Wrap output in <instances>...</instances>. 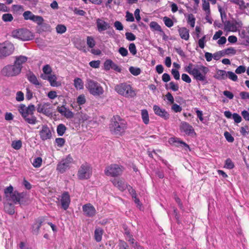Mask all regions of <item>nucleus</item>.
Masks as SVG:
<instances>
[{
  "label": "nucleus",
  "instance_id": "nucleus-1",
  "mask_svg": "<svg viewBox=\"0 0 249 249\" xmlns=\"http://www.w3.org/2000/svg\"><path fill=\"white\" fill-rule=\"evenodd\" d=\"M184 71L191 75L196 81H204L207 79V74L209 69L202 65H196L189 63L185 66Z\"/></svg>",
  "mask_w": 249,
  "mask_h": 249
},
{
  "label": "nucleus",
  "instance_id": "nucleus-2",
  "mask_svg": "<svg viewBox=\"0 0 249 249\" xmlns=\"http://www.w3.org/2000/svg\"><path fill=\"white\" fill-rule=\"evenodd\" d=\"M109 130L112 134L120 136L125 132L127 128L126 122L119 116H114L111 119Z\"/></svg>",
  "mask_w": 249,
  "mask_h": 249
},
{
  "label": "nucleus",
  "instance_id": "nucleus-3",
  "mask_svg": "<svg viewBox=\"0 0 249 249\" xmlns=\"http://www.w3.org/2000/svg\"><path fill=\"white\" fill-rule=\"evenodd\" d=\"M114 90L119 95L126 98H134L137 95L136 89L127 82H123L116 85Z\"/></svg>",
  "mask_w": 249,
  "mask_h": 249
},
{
  "label": "nucleus",
  "instance_id": "nucleus-4",
  "mask_svg": "<svg viewBox=\"0 0 249 249\" xmlns=\"http://www.w3.org/2000/svg\"><path fill=\"white\" fill-rule=\"evenodd\" d=\"M18 111L22 117L26 122L31 124H35L37 122V119L34 115L35 111V107L34 105L30 104L28 107L24 105H21L18 108Z\"/></svg>",
  "mask_w": 249,
  "mask_h": 249
},
{
  "label": "nucleus",
  "instance_id": "nucleus-5",
  "mask_svg": "<svg viewBox=\"0 0 249 249\" xmlns=\"http://www.w3.org/2000/svg\"><path fill=\"white\" fill-rule=\"evenodd\" d=\"M86 88L89 92L94 96H100L103 94V88L97 82L89 79L87 80Z\"/></svg>",
  "mask_w": 249,
  "mask_h": 249
},
{
  "label": "nucleus",
  "instance_id": "nucleus-6",
  "mask_svg": "<svg viewBox=\"0 0 249 249\" xmlns=\"http://www.w3.org/2000/svg\"><path fill=\"white\" fill-rule=\"evenodd\" d=\"M12 36L22 41H28L34 38L33 34L26 29H18L13 31Z\"/></svg>",
  "mask_w": 249,
  "mask_h": 249
},
{
  "label": "nucleus",
  "instance_id": "nucleus-7",
  "mask_svg": "<svg viewBox=\"0 0 249 249\" xmlns=\"http://www.w3.org/2000/svg\"><path fill=\"white\" fill-rule=\"evenodd\" d=\"M123 166L117 164H111L106 167L105 174L107 176L113 177L121 175L124 171Z\"/></svg>",
  "mask_w": 249,
  "mask_h": 249
},
{
  "label": "nucleus",
  "instance_id": "nucleus-8",
  "mask_svg": "<svg viewBox=\"0 0 249 249\" xmlns=\"http://www.w3.org/2000/svg\"><path fill=\"white\" fill-rule=\"evenodd\" d=\"M73 161V159L71 155H68L58 162L56 170L60 173L63 174L70 169Z\"/></svg>",
  "mask_w": 249,
  "mask_h": 249
},
{
  "label": "nucleus",
  "instance_id": "nucleus-9",
  "mask_svg": "<svg viewBox=\"0 0 249 249\" xmlns=\"http://www.w3.org/2000/svg\"><path fill=\"white\" fill-rule=\"evenodd\" d=\"M92 168L87 163H84L80 167L77 177L80 179H87L90 178L92 175Z\"/></svg>",
  "mask_w": 249,
  "mask_h": 249
},
{
  "label": "nucleus",
  "instance_id": "nucleus-10",
  "mask_svg": "<svg viewBox=\"0 0 249 249\" xmlns=\"http://www.w3.org/2000/svg\"><path fill=\"white\" fill-rule=\"evenodd\" d=\"M224 30L226 32H236L242 27L243 23L240 20H233L231 22L226 20L223 22Z\"/></svg>",
  "mask_w": 249,
  "mask_h": 249
},
{
  "label": "nucleus",
  "instance_id": "nucleus-11",
  "mask_svg": "<svg viewBox=\"0 0 249 249\" xmlns=\"http://www.w3.org/2000/svg\"><path fill=\"white\" fill-rule=\"evenodd\" d=\"M20 72V67L17 66L15 64L6 66L1 71L2 75L6 76H15L19 74Z\"/></svg>",
  "mask_w": 249,
  "mask_h": 249
},
{
  "label": "nucleus",
  "instance_id": "nucleus-12",
  "mask_svg": "<svg viewBox=\"0 0 249 249\" xmlns=\"http://www.w3.org/2000/svg\"><path fill=\"white\" fill-rule=\"evenodd\" d=\"M15 49L14 45L8 41L0 44V55L7 56L13 53Z\"/></svg>",
  "mask_w": 249,
  "mask_h": 249
},
{
  "label": "nucleus",
  "instance_id": "nucleus-13",
  "mask_svg": "<svg viewBox=\"0 0 249 249\" xmlns=\"http://www.w3.org/2000/svg\"><path fill=\"white\" fill-rule=\"evenodd\" d=\"M40 139L42 141H45L52 139V132L47 125H42L41 130L39 131Z\"/></svg>",
  "mask_w": 249,
  "mask_h": 249
},
{
  "label": "nucleus",
  "instance_id": "nucleus-14",
  "mask_svg": "<svg viewBox=\"0 0 249 249\" xmlns=\"http://www.w3.org/2000/svg\"><path fill=\"white\" fill-rule=\"evenodd\" d=\"M179 128L181 132H183L187 135L192 136L193 134L196 135L195 130L193 126L186 122H182Z\"/></svg>",
  "mask_w": 249,
  "mask_h": 249
},
{
  "label": "nucleus",
  "instance_id": "nucleus-15",
  "mask_svg": "<svg viewBox=\"0 0 249 249\" xmlns=\"http://www.w3.org/2000/svg\"><path fill=\"white\" fill-rule=\"evenodd\" d=\"M49 106L50 104L49 103H44L43 104H39L36 107L37 111L46 116H51L52 115L53 113Z\"/></svg>",
  "mask_w": 249,
  "mask_h": 249
},
{
  "label": "nucleus",
  "instance_id": "nucleus-16",
  "mask_svg": "<svg viewBox=\"0 0 249 249\" xmlns=\"http://www.w3.org/2000/svg\"><path fill=\"white\" fill-rule=\"evenodd\" d=\"M84 214L88 217H93L96 213V211L93 205L90 203L85 204L82 207Z\"/></svg>",
  "mask_w": 249,
  "mask_h": 249
},
{
  "label": "nucleus",
  "instance_id": "nucleus-17",
  "mask_svg": "<svg viewBox=\"0 0 249 249\" xmlns=\"http://www.w3.org/2000/svg\"><path fill=\"white\" fill-rule=\"evenodd\" d=\"M153 110L156 115L160 116L164 120H167L169 118V114L164 108H160L159 106L154 105Z\"/></svg>",
  "mask_w": 249,
  "mask_h": 249
},
{
  "label": "nucleus",
  "instance_id": "nucleus-18",
  "mask_svg": "<svg viewBox=\"0 0 249 249\" xmlns=\"http://www.w3.org/2000/svg\"><path fill=\"white\" fill-rule=\"evenodd\" d=\"M41 77L43 79L47 80L52 87H58L61 85L59 82L57 81V77L55 74L41 75Z\"/></svg>",
  "mask_w": 249,
  "mask_h": 249
},
{
  "label": "nucleus",
  "instance_id": "nucleus-19",
  "mask_svg": "<svg viewBox=\"0 0 249 249\" xmlns=\"http://www.w3.org/2000/svg\"><path fill=\"white\" fill-rule=\"evenodd\" d=\"M70 202V196L68 193H64L61 196L60 202L61 206L64 210H66L69 208Z\"/></svg>",
  "mask_w": 249,
  "mask_h": 249
},
{
  "label": "nucleus",
  "instance_id": "nucleus-20",
  "mask_svg": "<svg viewBox=\"0 0 249 249\" xmlns=\"http://www.w3.org/2000/svg\"><path fill=\"white\" fill-rule=\"evenodd\" d=\"M96 25L97 30L99 32H102L110 27V24L109 23L104 21L103 19L98 18L96 19Z\"/></svg>",
  "mask_w": 249,
  "mask_h": 249
},
{
  "label": "nucleus",
  "instance_id": "nucleus-21",
  "mask_svg": "<svg viewBox=\"0 0 249 249\" xmlns=\"http://www.w3.org/2000/svg\"><path fill=\"white\" fill-rule=\"evenodd\" d=\"M28 60V57L24 55L17 56L15 57L14 64L17 66H19L20 71L22 68V65L25 64Z\"/></svg>",
  "mask_w": 249,
  "mask_h": 249
},
{
  "label": "nucleus",
  "instance_id": "nucleus-22",
  "mask_svg": "<svg viewBox=\"0 0 249 249\" xmlns=\"http://www.w3.org/2000/svg\"><path fill=\"white\" fill-rule=\"evenodd\" d=\"M178 32L180 37L185 40H188L189 38V31L185 27L179 28Z\"/></svg>",
  "mask_w": 249,
  "mask_h": 249
},
{
  "label": "nucleus",
  "instance_id": "nucleus-23",
  "mask_svg": "<svg viewBox=\"0 0 249 249\" xmlns=\"http://www.w3.org/2000/svg\"><path fill=\"white\" fill-rule=\"evenodd\" d=\"M21 194L18 193L17 191L14 192L11 195H10L8 198L7 200L12 201L15 203H19L21 198Z\"/></svg>",
  "mask_w": 249,
  "mask_h": 249
},
{
  "label": "nucleus",
  "instance_id": "nucleus-24",
  "mask_svg": "<svg viewBox=\"0 0 249 249\" xmlns=\"http://www.w3.org/2000/svg\"><path fill=\"white\" fill-rule=\"evenodd\" d=\"M112 182L115 186L121 191L124 190L126 188V184L121 180L114 178L112 180Z\"/></svg>",
  "mask_w": 249,
  "mask_h": 249
},
{
  "label": "nucleus",
  "instance_id": "nucleus-25",
  "mask_svg": "<svg viewBox=\"0 0 249 249\" xmlns=\"http://www.w3.org/2000/svg\"><path fill=\"white\" fill-rule=\"evenodd\" d=\"M227 72L224 70H218L214 76L218 80H225L227 78Z\"/></svg>",
  "mask_w": 249,
  "mask_h": 249
},
{
  "label": "nucleus",
  "instance_id": "nucleus-26",
  "mask_svg": "<svg viewBox=\"0 0 249 249\" xmlns=\"http://www.w3.org/2000/svg\"><path fill=\"white\" fill-rule=\"evenodd\" d=\"M103 230L101 228H96L94 231V239L96 242H99L102 240Z\"/></svg>",
  "mask_w": 249,
  "mask_h": 249
},
{
  "label": "nucleus",
  "instance_id": "nucleus-27",
  "mask_svg": "<svg viewBox=\"0 0 249 249\" xmlns=\"http://www.w3.org/2000/svg\"><path fill=\"white\" fill-rule=\"evenodd\" d=\"M231 2L236 4L239 6L241 10H244L249 7V3H245L243 0H229Z\"/></svg>",
  "mask_w": 249,
  "mask_h": 249
},
{
  "label": "nucleus",
  "instance_id": "nucleus-28",
  "mask_svg": "<svg viewBox=\"0 0 249 249\" xmlns=\"http://www.w3.org/2000/svg\"><path fill=\"white\" fill-rule=\"evenodd\" d=\"M150 28L153 31H157L160 32V33H162L165 36V33L162 30L160 26L155 21H152L149 24Z\"/></svg>",
  "mask_w": 249,
  "mask_h": 249
},
{
  "label": "nucleus",
  "instance_id": "nucleus-29",
  "mask_svg": "<svg viewBox=\"0 0 249 249\" xmlns=\"http://www.w3.org/2000/svg\"><path fill=\"white\" fill-rule=\"evenodd\" d=\"M141 116L143 123L145 124H148L149 122V117L146 109L141 110Z\"/></svg>",
  "mask_w": 249,
  "mask_h": 249
},
{
  "label": "nucleus",
  "instance_id": "nucleus-30",
  "mask_svg": "<svg viewBox=\"0 0 249 249\" xmlns=\"http://www.w3.org/2000/svg\"><path fill=\"white\" fill-rule=\"evenodd\" d=\"M78 117L80 123L89 121L90 119V117L87 114L82 112H80L78 113Z\"/></svg>",
  "mask_w": 249,
  "mask_h": 249
},
{
  "label": "nucleus",
  "instance_id": "nucleus-31",
  "mask_svg": "<svg viewBox=\"0 0 249 249\" xmlns=\"http://www.w3.org/2000/svg\"><path fill=\"white\" fill-rule=\"evenodd\" d=\"M74 86L77 89H82L84 88V83L81 79L76 78L74 80Z\"/></svg>",
  "mask_w": 249,
  "mask_h": 249
},
{
  "label": "nucleus",
  "instance_id": "nucleus-32",
  "mask_svg": "<svg viewBox=\"0 0 249 249\" xmlns=\"http://www.w3.org/2000/svg\"><path fill=\"white\" fill-rule=\"evenodd\" d=\"M28 79L31 83L35 86H41L40 83L38 81L36 77L33 73L30 74V75L28 76Z\"/></svg>",
  "mask_w": 249,
  "mask_h": 249
},
{
  "label": "nucleus",
  "instance_id": "nucleus-33",
  "mask_svg": "<svg viewBox=\"0 0 249 249\" xmlns=\"http://www.w3.org/2000/svg\"><path fill=\"white\" fill-rule=\"evenodd\" d=\"M169 142L170 143H176L177 145H178V144H179L182 145L183 146H184L187 148H189V146L187 143H186L185 142H184L183 141H180L179 140V139H178V138H171L170 139Z\"/></svg>",
  "mask_w": 249,
  "mask_h": 249
},
{
  "label": "nucleus",
  "instance_id": "nucleus-34",
  "mask_svg": "<svg viewBox=\"0 0 249 249\" xmlns=\"http://www.w3.org/2000/svg\"><path fill=\"white\" fill-rule=\"evenodd\" d=\"M5 211L10 214H13L15 213L14 206L11 203H7L4 205Z\"/></svg>",
  "mask_w": 249,
  "mask_h": 249
},
{
  "label": "nucleus",
  "instance_id": "nucleus-35",
  "mask_svg": "<svg viewBox=\"0 0 249 249\" xmlns=\"http://www.w3.org/2000/svg\"><path fill=\"white\" fill-rule=\"evenodd\" d=\"M66 130V127L63 124H59L58 125L56 129L57 133L58 136H62L65 133Z\"/></svg>",
  "mask_w": 249,
  "mask_h": 249
},
{
  "label": "nucleus",
  "instance_id": "nucleus-36",
  "mask_svg": "<svg viewBox=\"0 0 249 249\" xmlns=\"http://www.w3.org/2000/svg\"><path fill=\"white\" fill-rule=\"evenodd\" d=\"M202 9L205 12L206 14H211L210 4L208 0H202Z\"/></svg>",
  "mask_w": 249,
  "mask_h": 249
},
{
  "label": "nucleus",
  "instance_id": "nucleus-37",
  "mask_svg": "<svg viewBox=\"0 0 249 249\" xmlns=\"http://www.w3.org/2000/svg\"><path fill=\"white\" fill-rule=\"evenodd\" d=\"M35 16V15L30 11H26L23 14V17L25 20H31L32 21Z\"/></svg>",
  "mask_w": 249,
  "mask_h": 249
},
{
  "label": "nucleus",
  "instance_id": "nucleus-38",
  "mask_svg": "<svg viewBox=\"0 0 249 249\" xmlns=\"http://www.w3.org/2000/svg\"><path fill=\"white\" fill-rule=\"evenodd\" d=\"M42 162V159L41 157H36L33 160L32 164L35 168H39L41 166Z\"/></svg>",
  "mask_w": 249,
  "mask_h": 249
},
{
  "label": "nucleus",
  "instance_id": "nucleus-39",
  "mask_svg": "<svg viewBox=\"0 0 249 249\" xmlns=\"http://www.w3.org/2000/svg\"><path fill=\"white\" fill-rule=\"evenodd\" d=\"M130 72L134 76H137L141 73V70L139 68L131 66L129 67Z\"/></svg>",
  "mask_w": 249,
  "mask_h": 249
},
{
  "label": "nucleus",
  "instance_id": "nucleus-40",
  "mask_svg": "<svg viewBox=\"0 0 249 249\" xmlns=\"http://www.w3.org/2000/svg\"><path fill=\"white\" fill-rule=\"evenodd\" d=\"M187 22L192 27H194L196 18L192 14H189L187 16Z\"/></svg>",
  "mask_w": 249,
  "mask_h": 249
},
{
  "label": "nucleus",
  "instance_id": "nucleus-41",
  "mask_svg": "<svg viewBox=\"0 0 249 249\" xmlns=\"http://www.w3.org/2000/svg\"><path fill=\"white\" fill-rule=\"evenodd\" d=\"M11 146L15 150H19L22 147V142L20 140L14 141L12 142Z\"/></svg>",
  "mask_w": 249,
  "mask_h": 249
},
{
  "label": "nucleus",
  "instance_id": "nucleus-42",
  "mask_svg": "<svg viewBox=\"0 0 249 249\" xmlns=\"http://www.w3.org/2000/svg\"><path fill=\"white\" fill-rule=\"evenodd\" d=\"M163 21L165 25L169 28L171 27L174 25V23L172 20L167 17H163Z\"/></svg>",
  "mask_w": 249,
  "mask_h": 249
},
{
  "label": "nucleus",
  "instance_id": "nucleus-43",
  "mask_svg": "<svg viewBox=\"0 0 249 249\" xmlns=\"http://www.w3.org/2000/svg\"><path fill=\"white\" fill-rule=\"evenodd\" d=\"M66 27L62 24H58L56 27V31L58 34H63L66 31Z\"/></svg>",
  "mask_w": 249,
  "mask_h": 249
},
{
  "label": "nucleus",
  "instance_id": "nucleus-44",
  "mask_svg": "<svg viewBox=\"0 0 249 249\" xmlns=\"http://www.w3.org/2000/svg\"><path fill=\"white\" fill-rule=\"evenodd\" d=\"M86 102L85 96L84 94H81L77 98V103L78 105L81 106L85 104Z\"/></svg>",
  "mask_w": 249,
  "mask_h": 249
},
{
  "label": "nucleus",
  "instance_id": "nucleus-45",
  "mask_svg": "<svg viewBox=\"0 0 249 249\" xmlns=\"http://www.w3.org/2000/svg\"><path fill=\"white\" fill-rule=\"evenodd\" d=\"M32 21L36 23L38 25H41L43 24V23L44 22V19L41 16L35 15Z\"/></svg>",
  "mask_w": 249,
  "mask_h": 249
},
{
  "label": "nucleus",
  "instance_id": "nucleus-46",
  "mask_svg": "<svg viewBox=\"0 0 249 249\" xmlns=\"http://www.w3.org/2000/svg\"><path fill=\"white\" fill-rule=\"evenodd\" d=\"M113 62L110 59L107 60L104 64V69L106 71H109L112 68V66L113 64Z\"/></svg>",
  "mask_w": 249,
  "mask_h": 249
},
{
  "label": "nucleus",
  "instance_id": "nucleus-47",
  "mask_svg": "<svg viewBox=\"0 0 249 249\" xmlns=\"http://www.w3.org/2000/svg\"><path fill=\"white\" fill-rule=\"evenodd\" d=\"M55 143L60 148L62 147L65 143V140L62 138H57L55 140Z\"/></svg>",
  "mask_w": 249,
  "mask_h": 249
},
{
  "label": "nucleus",
  "instance_id": "nucleus-48",
  "mask_svg": "<svg viewBox=\"0 0 249 249\" xmlns=\"http://www.w3.org/2000/svg\"><path fill=\"white\" fill-rule=\"evenodd\" d=\"M42 71L44 72V75H49L52 74V70L51 67L49 65H45L42 69Z\"/></svg>",
  "mask_w": 249,
  "mask_h": 249
},
{
  "label": "nucleus",
  "instance_id": "nucleus-49",
  "mask_svg": "<svg viewBox=\"0 0 249 249\" xmlns=\"http://www.w3.org/2000/svg\"><path fill=\"white\" fill-rule=\"evenodd\" d=\"M2 19L4 22H10L13 20V17L11 14H4L2 16Z\"/></svg>",
  "mask_w": 249,
  "mask_h": 249
},
{
  "label": "nucleus",
  "instance_id": "nucleus-50",
  "mask_svg": "<svg viewBox=\"0 0 249 249\" xmlns=\"http://www.w3.org/2000/svg\"><path fill=\"white\" fill-rule=\"evenodd\" d=\"M234 167V164L230 159H228L225 161V168L229 169H231Z\"/></svg>",
  "mask_w": 249,
  "mask_h": 249
},
{
  "label": "nucleus",
  "instance_id": "nucleus-51",
  "mask_svg": "<svg viewBox=\"0 0 249 249\" xmlns=\"http://www.w3.org/2000/svg\"><path fill=\"white\" fill-rule=\"evenodd\" d=\"M128 49L130 53L133 55H135L137 53V49L136 45L134 43H130L128 47Z\"/></svg>",
  "mask_w": 249,
  "mask_h": 249
},
{
  "label": "nucleus",
  "instance_id": "nucleus-52",
  "mask_svg": "<svg viewBox=\"0 0 249 249\" xmlns=\"http://www.w3.org/2000/svg\"><path fill=\"white\" fill-rule=\"evenodd\" d=\"M87 43L88 46L92 48L95 46V41L93 37L91 36H88L87 38Z\"/></svg>",
  "mask_w": 249,
  "mask_h": 249
},
{
  "label": "nucleus",
  "instance_id": "nucleus-53",
  "mask_svg": "<svg viewBox=\"0 0 249 249\" xmlns=\"http://www.w3.org/2000/svg\"><path fill=\"white\" fill-rule=\"evenodd\" d=\"M227 77L233 81H236L238 79L237 76L232 71H227Z\"/></svg>",
  "mask_w": 249,
  "mask_h": 249
},
{
  "label": "nucleus",
  "instance_id": "nucleus-54",
  "mask_svg": "<svg viewBox=\"0 0 249 249\" xmlns=\"http://www.w3.org/2000/svg\"><path fill=\"white\" fill-rule=\"evenodd\" d=\"M13 193V188L11 185L7 187L4 190V194L6 198H8L9 196Z\"/></svg>",
  "mask_w": 249,
  "mask_h": 249
},
{
  "label": "nucleus",
  "instance_id": "nucleus-55",
  "mask_svg": "<svg viewBox=\"0 0 249 249\" xmlns=\"http://www.w3.org/2000/svg\"><path fill=\"white\" fill-rule=\"evenodd\" d=\"M120 54L123 57L126 56L128 54L127 50L124 47H121L118 50Z\"/></svg>",
  "mask_w": 249,
  "mask_h": 249
},
{
  "label": "nucleus",
  "instance_id": "nucleus-56",
  "mask_svg": "<svg viewBox=\"0 0 249 249\" xmlns=\"http://www.w3.org/2000/svg\"><path fill=\"white\" fill-rule=\"evenodd\" d=\"M171 108L174 112H175L176 113L180 112L182 110L181 107L177 104L173 103Z\"/></svg>",
  "mask_w": 249,
  "mask_h": 249
},
{
  "label": "nucleus",
  "instance_id": "nucleus-57",
  "mask_svg": "<svg viewBox=\"0 0 249 249\" xmlns=\"http://www.w3.org/2000/svg\"><path fill=\"white\" fill-rule=\"evenodd\" d=\"M125 18L127 21L133 22L134 21V18L133 14L128 11H127L126 13Z\"/></svg>",
  "mask_w": 249,
  "mask_h": 249
},
{
  "label": "nucleus",
  "instance_id": "nucleus-58",
  "mask_svg": "<svg viewBox=\"0 0 249 249\" xmlns=\"http://www.w3.org/2000/svg\"><path fill=\"white\" fill-rule=\"evenodd\" d=\"M232 118L236 123H239L242 121L241 117L236 113H234L232 114Z\"/></svg>",
  "mask_w": 249,
  "mask_h": 249
},
{
  "label": "nucleus",
  "instance_id": "nucleus-59",
  "mask_svg": "<svg viewBox=\"0 0 249 249\" xmlns=\"http://www.w3.org/2000/svg\"><path fill=\"white\" fill-rule=\"evenodd\" d=\"M126 38L129 41H133L136 39L135 36L132 33L127 32L125 33Z\"/></svg>",
  "mask_w": 249,
  "mask_h": 249
},
{
  "label": "nucleus",
  "instance_id": "nucleus-60",
  "mask_svg": "<svg viewBox=\"0 0 249 249\" xmlns=\"http://www.w3.org/2000/svg\"><path fill=\"white\" fill-rule=\"evenodd\" d=\"M224 136L228 142H232L234 141L233 137L228 132L224 133Z\"/></svg>",
  "mask_w": 249,
  "mask_h": 249
},
{
  "label": "nucleus",
  "instance_id": "nucleus-61",
  "mask_svg": "<svg viewBox=\"0 0 249 249\" xmlns=\"http://www.w3.org/2000/svg\"><path fill=\"white\" fill-rule=\"evenodd\" d=\"M16 100L18 101H22L24 100V94L22 92L19 91L16 94Z\"/></svg>",
  "mask_w": 249,
  "mask_h": 249
},
{
  "label": "nucleus",
  "instance_id": "nucleus-62",
  "mask_svg": "<svg viewBox=\"0 0 249 249\" xmlns=\"http://www.w3.org/2000/svg\"><path fill=\"white\" fill-rule=\"evenodd\" d=\"M100 64V61H90L89 63V66L93 68H98L99 67Z\"/></svg>",
  "mask_w": 249,
  "mask_h": 249
},
{
  "label": "nucleus",
  "instance_id": "nucleus-63",
  "mask_svg": "<svg viewBox=\"0 0 249 249\" xmlns=\"http://www.w3.org/2000/svg\"><path fill=\"white\" fill-rule=\"evenodd\" d=\"M181 79L183 81L187 83H190L192 81L191 78L186 73H183L182 74Z\"/></svg>",
  "mask_w": 249,
  "mask_h": 249
},
{
  "label": "nucleus",
  "instance_id": "nucleus-64",
  "mask_svg": "<svg viewBox=\"0 0 249 249\" xmlns=\"http://www.w3.org/2000/svg\"><path fill=\"white\" fill-rule=\"evenodd\" d=\"M114 25L115 28L118 30L122 31L124 29L123 24L119 21H116L114 23Z\"/></svg>",
  "mask_w": 249,
  "mask_h": 249
}]
</instances>
